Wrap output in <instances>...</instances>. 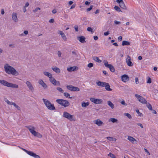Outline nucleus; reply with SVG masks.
Returning <instances> with one entry per match:
<instances>
[{"label": "nucleus", "mask_w": 158, "mask_h": 158, "mask_svg": "<svg viewBox=\"0 0 158 158\" xmlns=\"http://www.w3.org/2000/svg\"><path fill=\"white\" fill-rule=\"evenodd\" d=\"M77 69L78 67L76 66L71 67L67 69V70L69 72L74 71Z\"/></svg>", "instance_id": "20"}, {"label": "nucleus", "mask_w": 158, "mask_h": 158, "mask_svg": "<svg viewBox=\"0 0 158 158\" xmlns=\"http://www.w3.org/2000/svg\"><path fill=\"white\" fill-rule=\"evenodd\" d=\"M26 127L27 128L31 133V134L35 136H36L39 138H41L42 136L40 133L37 132L35 131V128L32 125H29L26 126Z\"/></svg>", "instance_id": "2"}, {"label": "nucleus", "mask_w": 158, "mask_h": 158, "mask_svg": "<svg viewBox=\"0 0 158 158\" xmlns=\"http://www.w3.org/2000/svg\"><path fill=\"white\" fill-rule=\"evenodd\" d=\"M114 24H120L121 23V22L118 21L116 20L114 21Z\"/></svg>", "instance_id": "51"}, {"label": "nucleus", "mask_w": 158, "mask_h": 158, "mask_svg": "<svg viewBox=\"0 0 158 158\" xmlns=\"http://www.w3.org/2000/svg\"><path fill=\"white\" fill-rule=\"evenodd\" d=\"M74 28L76 31L78 32V26L77 25H75L74 27Z\"/></svg>", "instance_id": "46"}, {"label": "nucleus", "mask_w": 158, "mask_h": 158, "mask_svg": "<svg viewBox=\"0 0 158 158\" xmlns=\"http://www.w3.org/2000/svg\"><path fill=\"white\" fill-rule=\"evenodd\" d=\"M0 83L3 85L9 87L17 88L19 87L18 85L12 83H9L4 80H0Z\"/></svg>", "instance_id": "4"}, {"label": "nucleus", "mask_w": 158, "mask_h": 158, "mask_svg": "<svg viewBox=\"0 0 158 158\" xmlns=\"http://www.w3.org/2000/svg\"><path fill=\"white\" fill-rule=\"evenodd\" d=\"M96 84L98 86L104 87L105 86L106 84V83L105 82L99 81L96 82Z\"/></svg>", "instance_id": "21"}, {"label": "nucleus", "mask_w": 158, "mask_h": 158, "mask_svg": "<svg viewBox=\"0 0 158 158\" xmlns=\"http://www.w3.org/2000/svg\"><path fill=\"white\" fill-rule=\"evenodd\" d=\"M4 100L6 102L8 105H13L14 103V102L9 101V100H8L6 98H5L4 99Z\"/></svg>", "instance_id": "30"}, {"label": "nucleus", "mask_w": 158, "mask_h": 158, "mask_svg": "<svg viewBox=\"0 0 158 158\" xmlns=\"http://www.w3.org/2000/svg\"><path fill=\"white\" fill-rule=\"evenodd\" d=\"M124 114L126 116L130 119H131L132 118V117L131 114L128 113H125Z\"/></svg>", "instance_id": "40"}, {"label": "nucleus", "mask_w": 158, "mask_h": 158, "mask_svg": "<svg viewBox=\"0 0 158 158\" xmlns=\"http://www.w3.org/2000/svg\"><path fill=\"white\" fill-rule=\"evenodd\" d=\"M13 106H15L18 110H20V107L16 105L15 103H14Z\"/></svg>", "instance_id": "43"}, {"label": "nucleus", "mask_w": 158, "mask_h": 158, "mask_svg": "<svg viewBox=\"0 0 158 158\" xmlns=\"http://www.w3.org/2000/svg\"><path fill=\"white\" fill-rule=\"evenodd\" d=\"M90 100L92 102L96 104H101L103 102L102 99H96L94 98H90Z\"/></svg>", "instance_id": "11"}, {"label": "nucleus", "mask_w": 158, "mask_h": 158, "mask_svg": "<svg viewBox=\"0 0 158 158\" xmlns=\"http://www.w3.org/2000/svg\"><path fill=\"white\" fill-rule=\"evenodd\" d=\"M107 102V104L111 109H113L114 108V105L110 101H108Z\"/></svg>", "instance_id": "28"}, {"label": "nucleus", "mask_w": 158, "mask_h": 158, "mask_svg": "<svg viewBox=\"0 0 158 158\" xmlns=\"http://www.w3.org/2000/svg\"><path fill=\"white\" fill-rule=\"evenodd\" d=\"M130 44V43L129 42L125 40L123 41L122 43V45L123 46L129 45Z\"/></svg>", "instance_id": "32"}, {"label": "nucleus", "mask_w": 158, "mask_h": 158, "mask_svg": "<svg viewBox=\"0 0 158 158\" xmlns=\"http://www.w3.org/2000/svg\"><path fill=\"white\" fill-rule=\"evenodd\" d=\"M107 139L110 141H114L116 140V139L115 138H113L111 137H106Z\"/></svg>", "instance_id": "34"}, {"label": "nucleus", "mask_w": 158, "mask_h": 158, "mask_svg": "<svg viewBox=\"0 0 158 158\" xmlns=\"http://www.w3.org/2000/svg\"><path fill=\"white\" fill-rule=\"evenodd\" d=\"M26 84L29 90L31 92H33L34 90V88L31 83L29 81H27L26 82Z\"/></svg>", "instance_id": "13"}, {"label": "nucleus", "mask_w": 158, "mask_h": 158, "mask_svg": "<svg viewBox=\"0 0 158 158\" xmlns=\"http://www.w3.org/2000/svg\"><path fill=\"white\" fill-rule=\"evenodd\" d=\"M144 150L145 151V152H147L148 154L149 155H150V153H149V152L145 148H144Z\"/></svg>", "instance_id": "61"}, {"label": "nucleus", "mask_w": 158, "mask_h": 158, "mask_svg": "<svg viewBox=\"0 0 158 158\" xmlns=\"http://www.w3.org/2000/svg\"><path fill=\"white\" fill-rule=\"evenodd\" d=\"M38 83L41 85L44 89H46L47 88V85L42 79H40L38 81Z\"/></svg>", "instance_id": "15"}, {"label": "nucleus", "mask_w": 158, "mask_h": 158, "mask_svg": "<svg viewBox=\"0 0 158 158\" xmlns=\"http://www.w3.org/2000/svg\"><path fill=\"white\" fill-rule=\"evenodd\" d=\"M56 89L59 91L60 92L63 93L64 92V90L62 89L60 87H58L56 88Z\"/></svg>", "instance_id": "44"}, {"label": "nucleus", "mask_w": 158, "mask_h": 158, "mask_svg": "<svg viewBox=\"0 0 158 158\" xmlns=\"http://www.w3.org/2000/svg\"><path fill=\"white\" fill-rule=\"evenodd\" d=\"M108 156H110L112 158H116L115 156L113 154L110 152L108 155Z\"/></svg>", "instance_id": "39"}, {"label": "nucleus", "mask_w": 158, "mask_h": 158, "mask_svg": "<svg viewBox=\"0 0 158 158\" xmlns=\"http://www.w3.org/2000/svg\"><path fill=\"white\" fill-rule=\"evenodd\" d=\"M63 117L67 118L70 121H75L76 120L74 117L66 112H64L63 114Z\"/></svg>", "instance_id": "7"}, {"label": "nucleus", "mask_w": 158, "mask_h": 158, "mask_svg": "<svg viewBox=\"0 0 158 158\" xmlns=\"http://www.w3.org/2000/svg\"><path fill=\"white\" fill-rule=\"evenodd\" d=\"M136 112L137 114H138V115L140 117H142L143 116V114L140 113L139 110L137 109L136 110Z\"/></svg>", "instance_id": "42"}, {"label": "nucleus", "mask_w": 158, "mask_h": 158, "mask_svg": "<svg viewBox=\"0 0 158 158\" xmlns=\"http://www.w3.org/2000/svg\"><path fill=\"white\" fill-rule=\"evenodd\" d=\"M58 33L60 34L61 35V37L64 40L66 41L67 40V38L62 31H58Z\"/></svg>", "instance_id": "17"}, {"label": "nucleus", "mask_w": 158, "mask_h": 158, "mask_svg": "<svg viewBox=\"0 0 158 158\" xmlns=\"http://www.w3.org/2000/svg\"><path fill=\"white\" fill-rule=\"evenodd\" d=\"M12 19L15 22H17L18 21V19L17 16V14L16 13L14 12L12 13Z\"/></svg>", "instance_id": "19"}, {"label": "nucleus", "mask_w": 158, "mask_h": 158, "mask_svg": "<svg viewBox=\"0 0 158 158\" xmlns=\"http://www.w3.org/2000/svg\"><path fill=\"white\" fill-rule=\"evenodd\" d=\"M9 47L12 48L15 47V46L13 44H10L9 45Z\"/></svg>", "instance_id": "64"}, {"label": "nucleus", "mask_w": 158, "mask_h": 158, "mask_svg": "<svg viewBox=\"0 0 158 158\" xmlns=\"http://www.w3.org/2000/svg\"><path fill=\"white\" fill-rule=\"evenodd\" d=\"M137 124L138 126H140L141 128H143V125L140 123H137Z\"/></svg>", "instance_id": "54"}, {"label": "nucleus", "mask_w": 158, "mask_h": 158, "mask_svg": "<svg viewBox=\"0 0 158 158\" xmlns=\"http://www.w3.org/2000/svg\"><path fill=\"white\" fill-rule=\"evenodd\" d=\"M29 5V3L28 2H26L25 5V6H24V8H26Z\"/></svg>", "instance_id": "62"}, {"label": "nucleus", "mask_w": 158, "mask_h": 158, "mask_svg": "<svg viewBox=\"0 0 158 158\" xmlns=\"http://www.w3.org/2000/svg\"><path fill=\"white\" fill-rule=\"evenodd\" d=\"M73 86L72 85H67L66 86L67 89L71 91H73Z\"/></svg>", "instance_id": "35"}, {"label": "nucleus", "mask_w": 158, "mask_h": 158, "mask_svg": "<svg viewBox=\"0 0 158 158\" xmlns=\"http://www.w3.org/2000/svg\"><path fill=\"white\" fill-rule=\"evenodd\" d=\"M127 139L132 143H133L135 141H137L134 138L130 136H128Z\"/></svg>", "instance_id": "24"}, {"label": "nucleus", "mask_w": 158, "mask_h": 158, "mask_svg": "<svg viewBox=\"0 0 158 158\" xmlns=\"http://www.w3.org/2000/svg\"><path fill=\"white\" fill-rule=\"evenodd\" d=\"M93 59L95 61L98 63H101L102 62V60H100L97 56H94L93 57Z\"/></svg>", "instance_id": "29"}, {"label": "nucleus", "mask_w": 158, "mask_h": 158, "mask_svg": "<svg viewBox=\"0 0 158 158\" xmlns=\"http://www.w3.org/2000/svg\"><path fill=\"white\" fill-rule=\"evenodd\" d=\"M52 12L53 14H55L56 13L57 11L56 9H54L52 10Z\"/></svg>", "instance_id": "63"}, {"label": "nucleus", "mask_w": 158, "mask_h": 158, "mask_svg": "<svg viewBox=\"0 0 158 158\" xmlns=\"http://www.w3.org/2000/svg\"><path fill=\"white\" fill-rule=\"evenodd\" d=\"M94 123L99 126H101L103 124V123L99 119L94 121Z\"/></svg>", "instance_id": "18"}, {"label": "nucleus", "mask_w": 158, "mask_h": 158, "mask_svg": "<svg viewBox=\"0 0 158 158\" xmlns=\"http://www.w3.org/2000/svg\"><path fill=\"white\" fill-rule=\"evenodd\" d=\"M135 83L136 84H138L139 83L138 78L137 77H136L135 78Z\"/></svg>", "instance_id": "52"}, {"label": "nucleus", "mask_w": 158, "mask_h": 158, "mask_svg": "<svg viewBox=\"0 0 158 158\" xmlns=\"http://www.w3.org/2000/svg\"><path fill=\"white\" fill-rule=\"evenodd\" d=\"M4 68L6 72L8 74L15 76L19 74L18 72L14 67L10 66L8 64H6L4 65Z\"/></svg>", "instance_id": "1"}, {"label": "nucleus", "mask_w": 158, "mask_h": 158, "mask_svg": "<svg viewBox=\"0 0 158 158\" xmlns=\"http://www.w3.org/2000/svg\"><path fill=\"white\" fill-rule=\"evenodd\" d=\"M119 6L122 9L126 10L127 9L126 6L125 5L124 2L123 1L119 4Z\"/></svg>", "instance_id": "26"}, {"label": "nucleus", "mask_w": 158, "mask_h": 158, "mask_svg": "<svg viewBox=\"0 0 158 158\" xmlns=\"http://www.w3.org/2000/svg\"><path fill=\"white\" fill-rule=\"evenodd\" d=\"M121 79L123 82H125L127 81H128L129 78L127 75L124 74L122 76Z\"/></svg>", "instance_id": "16"}, {"label": "nucleus", "mask_w": 158, "mask_h": 158, "mask_svg": "<svg viewBox=\"0 0 158 158\" xmlns=\"http://www.w3.org/2000/svg\"><path fill=\"white\" fill-rule=\"evenodd\" d=\"M87 30L91 32L92 33H93L94 31H93L92 29L90 27H88L87 28Z\"/></svg>", "instance_id": "45"}, {"label": "nucleus", "mask_w": 158, "mask_h": 158, "mask_svg": "<svg viewBox=\"0 0 158 158\" xmlns=\"http://www.w3.org/2000/svg\"><path fill=\"white\" fill-rule=\"evenodd\" d=\"M118 121V120L114 118H111L109 119V121H111L113 123L117 122Z\"/></svg>", "instance_id": "33"}, {"label": "nucleus", "mask_w": 158, "mask_h": 158, "mask_svg": "<svg viewBox=\"0 0 158 158\" xmlns=\"http://www.w3.org/2000/svg\"><path fill=\"white\" fill-rule=\"evenodd\" d=\"M93 7V5L90 6L89 8H88L86 9L87 11L88 12V11H90V10H91L92 9Z\"/></svg>", "instance_id": "48"}, {"label": "nucleus", "mask_w": 158, "mask_h": 158, "mask_svg": "<svg viewBox=\"0 0 158 158\" xmlns=\"http://www.w3.org/2000/svg\"><path fill=\"white\" fill-rule=\"evenodd\" d=\"M58 56L59 57H60L61 56V53L60 51H58L57 52Z\"/></svg>", "instance_id": "56"}, {"label": "nucleus", "mask_w": 158, "mask_h": 158, "mask_svg": "<svg viewBox=\"0 0 158 158\" xmlns=\"http://www.w3.org/2000/svg\"><path fill=\"white\" fill-rule=\"evenodd\" d=\"M122 40V37L121 36H119L118 38V40L119 41H121Z\"/></svg>", "instance_id": "59"}, {"label": "nucleus", "mask_w": 158, "mask_h": 158, "mask_svg": "<svg viewBox=\"0 0 158 158\" xmlns=\"http://www.w3.org/2000/svg\"><path fill=\"white\" fill-rule=\"evenodd\" d=\"M89 105V103L88 102H82L81 103V106L83 107H85Z\"/></svg>", "instance_id": "31"}, {"label": "nucleus", "mask_w": 158, "mask_h": 158, "mask_svg": "<svg viewBox=\"0 0 158 158\" xmlns=\"http://www.w3.org/2000/svg\"><path fill=\"white\" fill-rule=\"evenodd\" d=\"M135 96L137 98L138 100L141 103L143 104H147L146 100L143 97L137 94H135Z\"/></svg>", "instance_id": "8"}, {"label": "nucleus", "mask_w": 158, "mask_h": 158, "mask_svg": "<svg viewBox=\"0 0 158 158\" xmlns=\"http://www.w3.org/2000/svg\"><path fill=\"white\" fill-rule=\"evenodd\" d=\"M151 83V80L150 77H148V81H147V83Z\"/></svg>", "instance_id": "50"}, {"label": "nucleus", "mask_w": 158, "mask_h": 158, "mask_svg": "<svg viewBox=\"0 0 158 158\" xmlns=\"http://www.w3.org/2000/svg\"><path fill=\"white\" fill-rule=\"evenodd\" d=\"M93 65L94 64L92 63H90L88 64L87 66L89 68H91L93 67Z\"/></svg>", "instance_id": "47"}, {"label": "nucleus", "mask_w": 158, "mask_h": 158, "mask_svg": "<svg viewBox=\"0 0 158 158\" xmlns=\"http://www.w3.org/2000/svg\"><path fill=\"white\" fill-rule=\"evenodd\" d=\"M114 9L115 10H116V11H118V12L121 11V10L120 8L118 6H115L114 7Z\"/></svg>", "instance_id": "41"}, {"label": "nucleus", "mask_w": 158, "mask_h": 158, "mask_svg": "<svg viewBox=\"0 0 158 158\" xmlns=\"http://www.w3.org/2000/svg\"><path fill=\"white\" fill-rule=\"evenodd\" d=\"M123 0H116V2L119 3V4L121 2H123Z\"/></svg>", "instance_id": "60"}, {"label": "nucleus", "mask_w": 158, "mask_h": 158, "mask_svg": "<svg viewBox=\"0 0 158 158\" xmlns=\"http://www.w3.org/2000/svg\"><path fill=\"white\" fill-rule=\"evenodd\" d=\"M52 69L56 73H59L60 72V69L57 67H52Z\"/></svg>", "instance_id": "23"}, {"label": "nucleus", "mask_w": 158, "mask_h": 158, "mask_svg": "<svg viewBox=\"0 0 158 158\" xmlns=\"http://www.w3.org/2000/svg\"><path fill=\"white\" fill-rule=\"evenodd\" d=\"M64 95L66 98H71L72 97H70V94L68 93H64Z\"/></svg>", "instance_id": "38"}, {"label": "nucleus", "mask_w": 158, "mask_h": 158, "mask_svg": "<svg viewBox=\"0 0 158 158\" xmlns=\"http://www.w3.org/2000/svg\"><path fill=\"white\" fill-rule=\"evenodd\" d=\"M56 102L64 106V107L68 106L70 105L69 102L68 101L63 99H57L56 100Z\"/></svg>", "instance_id": "6"}, {"label": "nucleus", "mask_w": 158, "mask_h": 158, "mask_svg": "<svg viewBox=\"0 0 158 158\" xmlns=\"http://www.w3.org/2000/svg\"><path fill=\"white\" fill-rule=\"evenodd\" d=\"M49 81L54 85H56L57 84L60 85V83L59 81H57L56 79L52 77V76L49 78Z\"/></svg>", "instance_id": "12"}, {"label": "nucleus", "mask_w": 158, "mask_h": 158, "mask_svg": "<svg viewBox=\"0 0 158 158\" xmlns=\"http://www.w3.org/2000/svg\"><path fill=\"white\" fill-rule=\"evenodd\" d=\"M22 149L28 154L33 157L35 158H40V157L39 155H36L32 152L28 151L23 148H22Z\"/></svg>", "instance_id": "9"}, {"label": "nucleus", "mask_w": 158, "mask_h": 158, "mask_svg": "<svg viewBox=\"0 0 158 158\" xmlns=\"http://www.w3.org/2000/svg\"><path fill=\"white\" fill-rule=\"evenodd\" d=\"M85 38L83 36H81L78 38V40L81 43H84L85 42Z\"/></svg>", "instance_id": "22"}, {"label": "nucleus", "mask_w": 158, "mask_h": 158, "mask_svg": "<svg viewBox=\"0 0 158 158\" xmlns=\"http://www.w3.org/2000/svg\"><path fill=\"white\" fill-rule=\"evenodd\" d=\"M43 74L46 76L48 77L49 78L52 76V74L47 72H44Z\"/></svg>", "instance_id": "27"}, {"label": "nucleus", "mask_w": 158, "mask_h": 158, "mask_svg": "<svg viewBox=\"0 0 158 158\" xmlns=\"http://www.w3.org/2000/svg\"><path fill=\"white\" fill-rule=\"evenodd\" d=\"M80 89L79 88L77 87L73 86L72 91H78Z\"/></svg>", "instance_id": "36"}, {"label": "nucleus", "mask_w": 158, "mask_h": 158, "mask_svg": "<svg viewBox=\"0 0 158 158\" xmlns=\"http://www.w3.org/2000/svg\"><path fill=\"white\" fill-rule=\"evenodd\" d=\"M42 100L44 104L48 110H55L54 105L52 104L48 100L44 98H43Z\"/></svg>", "instance_id": "5"}, {"label": "nucleus", "mask_w": 158, "mask_h": 158, "mask_svg": "<svg viewBox=\"0 0 158 158\" xmlns=\"http://www.w3.org/2000/svg\"><path fill=\"white\" fill-rule=\"evenodd\" d=\"M146 106L150 110H152V106L150 104L148 103L147 104Z\"/></svg>", "instance_id": "37"}, {"label": "nucleus", "mask_w": 158, "mask_h": 158, "mask_svg": "<svg viewBox=\"0 0 158 158\" xmlns=\"http://www.w3.org/2000/svg\"><path fill=\"white\" fill-rule=\"evenodd\" d=\"M26 127L27 128L31 133V134L35 136H36L39 138H41L42 136L40 133L37 132L35 131V128L32 125H29L26 126Z\"/></svg>", "instance_id": "3"}, {"label": "nucleus", "mask_w": 158, "mask_h": 158, "mask_svg": "<svg viewBox=\"0 0 158 158\" xmlns=\"http://www.w3.org/2000/svg\"><path fill=\"white\" fill-rule=\"evenodd\" d=\"M106 89L108 91H111L112 90V89L110 88V85L109 84L106 83V84L105 86Z\"/></svg>", "instance_id": "25"}, {"label": "nucleus", "mask_w": 158, "mask_h": 158, "mask_svg": "<svg viewBox=\"0 0 158 158\" xmlns=\"http://www.w3.org/2000/svg\"><path fill=\"white\" fill-rule=\"evenodd\" d=\"M121 103L122 104L125 105V106H127V104L125 102L124 100H123V101H121Z\"/></svg>", "instance_id": "53"}, {"label": "nucleus", "mask_w": 158, "mask_h": 158, "mask_svg": "<svg viewBox=\"0 0 158 158\" xmlns=\"http://www.w3.org/2000/svg\"><path fill=\"white\" fill-rule=\"evenodd\" d=\"M40 10V8L37 7L36 8L35 10H33V11L35 13L36 12L38 11V10Z\"/></svg>", "instance_id": "49"}, {"label": "nucleus", "mask_w": 158, "mask_h": 158, "mask_svg": "<svg viewBox=\"0 0 158 158\" xmlns=\"http://www.w3.org/2000/svg\"><path fill=\"white\" fill-rule=\"evenodd\" d=\"M104 62V65L106 67L109 68L110 71L112 72H114V68L112 65L108 64V61L106 60H105Z\"/></svg>", "instance_id": "10"}, {"label": "nucleus", "mask_w": 158, "mask_h": 158, "mask_svg": "<svg viewBox=\"0 0 158 158\" xmlns=\"http://www.w3.org/2000/svg\"><path fill=\"white\" fill-rule=\"evenodd\" d=\"M49 22L51 23H53L54 22V20L53 19H52L49 21Z\"/></svg>", "instance_id": "55"}, {"label": "nucleus", "mask_w": 158, "mask_h": 158, "mask_svg": "<svg viewBox=\"0 0 158 158\" xmlns=\"http://www.w3.org/2000/svg\"><path fill=\"white\" fill-rule=\"evenodd\" d=\"M76 4H73L71 7L70 9H73V8H74L75 6H76Z\"/></svg>", "instance_id": "57"}, {"label": "nucleus", "mask_w": 158, "mask_h": 158, "mask_svg": "<svg viewBox=\"0 0 158 158\" xmlns=\"http://www.w3.org/2000/svg\"><path fill=\"white\" fill-rule=\"evenodd\" d=\"M110 33L109 31H107L106 32H104V35L105 36H107Z\"/></svg>", "instance_id": "58"}, {"label": "nucleus", "mask_w": 158, "mask_h": 158, "mask_svg": "<svg viewBox=\"0 0 158 158\" xmlns=\"http://www.w3.org/2000/svg\"><path fill=\"white\" fill-rule=\"evenodd\" d=\"M126 62L127 65L129 66H132L133 63L131 61V57L128 55L127 56L126 59Z\"/></svg>", "instance_id": "14"}]
</instances>
